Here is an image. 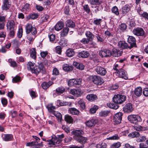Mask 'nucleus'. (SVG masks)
I'll return each mask as SVG.
<instances>
[{
  "label": "nucleus",
  "mask_w": 148,
  "mask_h": 148,
  "mask_svg": "<svg viewBox=\"0 0 148 148\" xmlns=\"http://www.w3.org/2000/svg\"><path fill=\"white\" fill-rule=\"evenodd\" d=\"M30 4L27 3L23 6L21 10L22 12L26 13L27 12L30 10Z\"/></svg>",
  "instance_id": "393cba45"
},
{
  "label": "nucleus",
  "mask_w": 148,
  "mask_h": 148,
  "mask_svg": "<svg viewBox=\"0 0 148 148\" xmlns=\"http://www.w3.org/2000/svg\"><path fill=\"white\" fill-rule=\"evenodd\" d=\"M133 32L134 35L137 36H142L144 34L145 32L143 28L138 27L135 28Z\"/></svg>",
  "instance_id": "1a4fd4ad"
},
{
  "label": "nucleus",
  "mask_w": 148,
  "mask_h": 148,
  "mask_svg": "<svg viewBox=\"0 0 148 148\" xmlns=\"http://www.w3.org/2000/svg\"><path fill=\"white\" fill-rule=\"evenodd\" d=\"M70 93L76 97H78L81 94V91L79 89H71L70 90Z\"/></svg>",
  "instance_id": "a878e982"
},
{
  "label": "nucleus",
  "mask_w": 148,
  "mask_h": 148,
  "mask_svg": "<svg viewBox=\"0 0 148 148\" xmlns=\"http://www.w3.org/2000/svg\"><path fill=\"white\" fill-rule=\"evenodd\" d=\"M52 82H49L48 83L44 82L42 84L41 86L43 89H46L51 85L52 84Z\"/></svg>",
  "instance_id": "473e14b6"
},
{
  "label": "nucleus",
  "mask_w": 148,
  "mask_h": 148,
  "mask_svg": "<svg viewBox=\"0 0 148 148\" xmlns=\"http://www.w3.org/2000/svg\"><path fill=\"white\" fill-rule=\"evenodd\" d=\"M62 140L58 139L55 136L53 135L52 136L51 139L47 142L48 144L53 147H55L56 146H59L61 145V142Z\"/></svg>",
  "instance_id": "20e7f679"
},
{
  "label": "nucleus",
  "mask_w": 148,
  "mask_h": 148,
  "mask_svg": "<svg viewBox=\"0 0 148 148\" xmlns=\"http://www.w3.org/2000/svg\"><path fill=\"white\" fill-rule=\"evenodd\" d=\"M89 2L91 5H99L101 3V1L99 0H89Z\"/></svg>",
  "instance_id": "c03bdc74"
},
{
  "label": "nucleus",
  "mask_w": 148,
  "mask_h": 148,
  "mask_svg": "<svg viewBox=\"0 0 148 148\" xmlns=\"http://www.w3.org/2000/svg\"><path fill=\"white\" fill-rule=\"evenodd\" d=\"M85 35L88 39L90 40H93L94 37V35L90 31H88L85 33Z\"/></svg>",
  "instance_id": "2f4dec72"
},
{
  "label": "nucleus",
  "mask_w": 148,
  "mask_h": 148,
  "mask_svg": "<svg viewBox=\"0 0 148 148\" xmlns=\"http://www.w3.org/2000/svg\"><path fill=\"white\" fill-rule=\"evenodd\" d=\"M142 89L140 87L136 88L134 90V94L137 97H140L142 94Z\"/></svg>",
  "instance_id": "bb28decb"
},
{
  "label": "nucleus",
  "mask_w": 148,
  "mask_h": 148,
  "mask_svg": "<svg viewBox=\"0 0 148 148\" xmlns=\"http://www.w3.org/2000/svg\"><path fill=\"white\" fill-rule=\"evenodd\" d=\"M133 108L132 104L131 103H129L123 107V110L124 112L126 113H130L133 110Z\"/></svg>",
  "instance_id": "9b49d317"
},
{
  "label": "nucleus",
  "mask_w": 148,
  "mask_h": 148,
  "mask_svg": "<svg viewBox=\"0 0 148 148\" xmlns=\"http://www.w3.org/2000/svg\"><path fill=\"white\" fill-rule=\"evenodd\" d=\"M36 29L35 27H33L31 24L28 23L26 25V32L27 34L29 33L32 31H34V28Z\"/></svg>",
  "instance_id": "6ab92c4d"
},
{
  "label": "nucleus",
  "mask_w": 148,
  "mask_h": 148,
  "mask_svg": "<svg viewBox=\"0 0 148 148\" xmlns=\"http://www.w3.org/2000/svg\"><path fill=\"white\" fill-rule=\"evenodd\" d=\"M69 28L68 27H64L62 30L61 31L60 35L62 37H64L66 36L68 33Z\"/></svg>",
  "instance_id": "c9c22d12"
},
{
  "label": "nucleus",
  "mask_w": 148,
  "mask_h": 148,
  "mask_svg": "<svg viewBox=\"0 0 148 148\" xmlns=\"http://www.w3.org/2000/svg\"><path fill=\"white\" fill-rule=\"evenodd\" d=\"M68 85L71 86H75L74 79H70L68 81Z\"/></svg>",
  "instance_id": "774afa93"
},
{
  "label": "nucleus",
  "mask_w": 148,
  "mask_h": 148,
  "mask_svg": "<svg viewBox=\"0 0 148 148\" xmlns=\"http://www.w3.org/2000/svg\"><path fill=\"white\" fill-rule=\"evenodd\" d=\"M66 44L67 41L64 40H60L59 42V44L61 46H66Z\"/></svg>",
  "instance_id": "0e129e2a"
},
{
  "label": "nucleus",
  "mask_w": 148,
  "mask_h": 148,
  "mask_svg": "<svg viewBox=\"0 0 148 148\" xmlns=\"http://www.w3.org/2000/svg\"><path fill=\"white\" fill-rule=\"evenodd\" d=\"M102 22V19L100 18L96 19L93 21V23L96 25H99Z\"/></svg>",
  "instance_id": "4d7b16f0"
},
{
  "label": "nucleus",
  "mask_w": 148,
  "mask_h": 148,
  "mask_svg": "<svg viewBox=\"0 0 148 148\" xmlns=\"http://www.w3.org/2000/svg\"><path fill=\"white\" fill-rule=\"evenodd\" d=\"M35 143L32 142L31 143H27L26 145L27 146H34L32 148H38L40 146V144Z\"/></svg>",
  "instance_id": "58836bf2"
},
{
  "label": "nucleus",
  "mask_w": 148,
  "mask_h": 148,
  "mask_svg": "<svg viewBox=\"0 0 148 148\" xmlns=\"http://www.w3.org/2000/svg\"><path fill=\"white\" fill-rule=\"evenodd\" d=\"M134 128L137 131H145L146 130V128L145 127H143L141 126H135L134 127Z\"/></svg>",
  "instance_id": "de8ad7c7"
},
{
  "label": "nucleus",
  "mask_w": 148,
  "mask_h": 148,
  "mask_svg": "<svg viewBox=\"0 0 148 148\" xmlns=\"http://www.w3.org/2000/svg\"><path fill=\"white\" fill-rule=\"evenodd\" d=\"M50 41L52 42L54 41L56 38V36L54 34H51L48 36Z\"/></svg>",
  "instance_id": "052dcab7"
},
{
  "label": "nucleus",
  "mask_w": 148,
  "mask_h": 148,
  "mask_svg": "<svg viewBox=\"0 0 148 148\" xmlns=\"http://www.w3.org/2000/svg\"><path fill=\"white\" fill-rule=\"evenodd\" d=\"M63 68L64 70L69 71H72L73 69V67L71 65H69L66 64H64L63 66Z\"/></svg>",
  "instance_id": "7c9ffc66"
},
{
  "label": "nucleus",
  "mask_w": 148,
  "mask_h": 148,
  "mask_svg": "<svg viewBox=\"0 0 148 148\" xmlns=\"http://www.w3.org/2000/svg\"><path fill=\"white\" fill-rule=\"evenodd\" d=\"M30 56L31 57L35 59L36 58V52L35 48H33L30 51Z\"/></svg>",
  "instance_id": "ea45409f"
},
{
  "label": "nucleus",
  "mask_w": 148,
  "mask_h": 148,
  "mask_svg": "<svg viewBox=\"0 0 148 148\" xmlns=\"http://www.w3.org/2000/svg\"><path fill=\"white\" fill-rule=\"evenodd\" d=\"M69 112L73 115H77L79 113V111L75 108H71L69 110Z\"/></svg>",
  "instance_id": "f704fd0d"
},
{
  "label": "nucleus",
  "mask_w": 148,
  "mask_h": 148,
  "mask_svg": "<svg viewBox=\"0 0 148 148\" xmlns=\"http://www.w3.org/2000/svg\"><path fill=\"white\" fill-rule=\"evenodd\" d=\"M38 14L37 13H32L29 14L27 17V19L29 20L30 19H36L38 18Z\"/></svg>",
  "instance_id": "72a5a7b5"
},
{
  "label": "nucleus",
  "mask_w": 148,
  "mask_h": 148,
  "mask_svg": "<svg viewBox=\"0 0 148 148\" xmlns=\"http://www.w3.org/2000/svg\"><path fill=\"white\" fill-rule=\"evenodd\" d=\"M97 96L93 94H89L86 97L87 99L89 101H93L95 100L97 98Z\"/></svg>",
  "instance_id": "e433bc0d"
},
{
  "label": "nucleus",
  "mask_w": 148,
  "mask_h": 148,
  "mask_svg": "<svg viewBox=\"0 0 148 148\" xmlns=\"http://www.w3.org/2000/svg\"><path fill=\"white\" fill-rule=\"evenodd\" d=\"M67 56L69 57H71L74 54L73 50L72 49H68L66 51Z\"/></svg>",
  "instance_id": "a19ab883"
},
{
  "label": "nucleus",
  "mask_w": 148,
  "mask_h": 148,
  "mask_svg": "<svg viewBox=\"0 0 148 148\" xmlns=\"http://www.w3.org/2000/svg\"><path fill=\"white\" fill-rule=\"evenodd\" d=\"M127 119L131 123L134 124H136L138 122H141L142 120L139 116L134 114L128 116Z\"/></svg>",
  "instance_id": "39448f33"
},
{
  "label": "nucleus",
  "mask_w": 148,
  "mask_h": 148,
  "mask_svg": "<svg viewBox=\"0 0 148 148\" xmlns=\"http://www.w3.org/2000/svg\"><path fill=\"white\" fill-rule=\"evenodd\" d=\"M65 89L62 87H60L56 90V91L58 94H61L64 92Z\"/></svg>",
  "instance_id": "a18cd8bd"
},
{
  "label": "nucleus",
  "mask_w": 148,
  "mask_h": 148,
  "mask_svg": "<svg viewBox=\"0 0 148 148\" xmlns=\"http://www.w3.org/2000/svg\"><path fill=\"white\" fill-rule=\"evenodd\" d=\"M118 45L119 46H128L127 44L123 41L119 42L118 43Z\"/></svg>",
  "instance_id": "bf43d9fd"
},
{
  "label": "nucleus",
  "mask_w": 148,
  "mask_h": 148,
  "mask_svg": "<svg viewBox=\"0 0 148 148\" xmlns=\"http://www.w3.org/2000/svg\"><path fill=\"white\" fill-rule=\"evenodd\" d=\"M94 70L98 74L102 76L105 75L107 73L106 70L104 68L101 66H96Z\"/></svg>",
  "instance_id": "6e6552de"
},
{
  "label": "nucleus",
  "mask_w": 148,
  "mask_h": 148,
  "mask_svg": "<svg viewBox=\"0 0 148 148\" xmlns=\"http://www.w3.org/2000/svg\"><path fill=\"white\" fill-rule=\"evenodd\" d=\"M110 113L108 110L102 111L99 113V115L101 117H106Z\"/></svg>",
  "instance_id": "4c0bfd02"
},
{
  "label": "nucleus",
  "mask_w": 148,
  "mask_h": 148,
  "mask_svg": "<svg viewBox=\"0 0 148 148\" xmlns=\"http://www.w3.org/2000/svg\"><path fill=\"white\" fill-rule=\"evenodd\" d=\"M95 36L97 39L98 42H102L104 41V38L101 35L96 34Z\"/></svg>",
  "instance_id": "49530a36"
},
{
  "label": "nucleus",
  "mask_w": 148,
  "mask_h": 148,
  "mask_svg": "<svg viewBox=\"0 0 148 148\" xmlns=\"http://www.w3.org/2000/svg\"><path fill=\"white\" fill-rule=\"evenodd\" d=\"M139 136L140 134L138 132L136 131L130 133L128 135V136L131 137L132 138L137 137Z\"/></svg>",
  "instance_id": "37998d69"
},
{
  "label": "nucleus",
  "mask_w": 148,
  "mask_h": 148,
  "mask_svg": "<svg viewBox=\"0 0 148 148\" xmlns=\"http://www.w3.org/2000/svg\"><path fill=\"white\" fill-rule=\"evenodd\" d=\"M66 26L72 28H74L75 27V23L70 20H67L66 21Z\"/></svg>",
  "instance_id": "c756f323"
},
{
  "label": "nucleus",
  "mask_w": 148,
  "mask_h": 148,
  "mask_svg": "<svg viewBox=\"0 0 148 148\" xmlns=\"http://www.w3.org/2000/svg\"><path fill=\"white\" fill-rule=\"evenodd\" d=\"M130 9V6L129 5L127 4L123 6L121 9L120 11L124 15H125L129 12Z\"/></svg>",
  "instance_id": "4468645a"
},
{
  "label": "nucleus",
  "mask_w": 148,
  "mask_h": 148,
  "mask_svg": "<svg viewBox=\"0 0 148 148\" xmlns=\"http://www.w3.org/2000/svg\"><path fill=\"white\" fill-rule=\"evenodd\" d=\"M20 77L18 76H16L14 77L12 79V82L14 83H16L20 81Z\"/></svg>",
  "instance_id": "338daca9"
},
{
  "label": "nucleus",
  "mask_w": 148,
  "mask_h": 148,
  "mask_svg": "<svg viewBox=\"0 0 148 148\" xmlns=\"http://www.w3.org/2000/svg\"><path fill=\"white\" fill-rule=\"evenodd\" d=\"M90 79L95 84L97 85H101L104 82L102 78L97 75H92L90 76Z\"/></svg>",
  "instance_id": "423d86ee"
},
{
  "label": "nucleus",
  "mask_w": 148,
  "mask_h": 148,
  "mask_svg": "<svg viewBox=\"0 0 148 148\" xmlns=\"http://www.w3.org/2000/svg\"><path fill=\"white\" fill-rule=\"evenodd\" d=\"M112 56H113L118 57L120 56L122 54V51L114 48L112 50Z\"/></svg>",
  "instance_id": "f3484780"
},
{
  "label": "nucleus",
  "mask_w": 148,
  "mask_h": 148,
  "mask_svg": "<svg viewBox=\"0 0 148 148\" xmlns=\"http://www.w3.org/2000/svg\"><path fill=\"white\" fill-rule=\"evenodd\" d=\"M116 73L118 76L119 77L123 78L125 79H128L127 73L125 70L120 69Z\"/></svg>",
  "instance_id": "0eeeda50"
},
{
  "label": "nucleus",
  "mask_w": 148,
  "mask_h": 148,
  "mask_svg": "<svg viewBox=\"0 0 148 148\" xmlns=\"http://www.w3.org/2000/svg\"><path fill=\"white\" fill-rule=\"evenodd\" d=\"M11 44L14 46H17L19 45L20 43L17 40L14 39L11 42Z\"/></svg>",
  "instance_id": "680f3d73"
},
{
  "label": "nucleus",
  "mask_w": 148,
  "mask_h": 148,
  "mask_svg": "<svg viewBox=\"0 0 148 148\" xmlns=\"http://www.w3.org/2000/svg\"><path fill=\"white\" fill-rule=\"evenodd\" d=\"M121 145V143L119 142L114 143L110 146V148H118Z\"/></svg>",
  "instance_id": "09e8293b"
},
{
  "label": "nucleus",
  "mask_w": 148,
  "mask_h": 148,
  "mask_svg": "<svg viewBox=\"0 0 148 148\" xmlns=\"http://www.w3.org/2000/svg\"><path fill=\"white\" fill-rule=\"evenodd\" d=\"M81 42L84 44H86L89 43L90 45L95 46V43L92 40H90L88 38H84L80 41Z\"/></svg>",
  "instance_id": "aec40b11"
},
{
  "label": "nucleus",
  "mask_w": 148,
  "mask_h": 148,
  "mask_svg": "<svg viewBox=\"0 0 148 148\" xmlns=\"http://www.w3.org/2000/svg\"><path fill=\"white\" fill-rule=\"evenodd\" d=\"M107 146V144L105 143H102L101 144L97 145L92 143L90 145L91 147H95V148H106Z\"/></svg>",
  "instance_id": "412c9836"
},
{
  "label": "nucleus",
  "mask_w": 148,
  "mask_h": 148,
  "mask_svg": "<svg viewBox=\"0 0 148 148\" xmlns=\"http://www.w3.org/2000/svg\"><path fill=\"white\" fill-rule=\"evenodd\" d=\"M112 11L113 13L116 15H118L119 14L118 9L116 6L113 7L112 9Z\"/></svg>",
  "instance_id": "6e6d98bb"
},
{
  "label": "nucleus",
  "mask_w": 148,
  "mask_h": 148,
  "mask_svg": "<svg viewBox=\"0 0 148 148\" xmlns=\"http://www.w3.org/2000/svg\"><path fill=\"white\" fill-rule=\"evenodd\" d=\"M90 55L89 53L86 51H83L79 53L78 54V56L79 58H86Z\"/></svg>",
  "instance_id": "5701e85b"
},
{
  "label": "nucleus",
  "mask_w": 148,
  "mask_h": 148,
  "mask_svg": "<svg viewBox=\"0 0 148 148\" xmlns=\"http://www.w3.org/2000/svg\"><path fill=\"white\" fill-rule=\"evenodd\" d=\"M140 16L144 18L145 20H148V13L146 12H144L141 14Z\"/></svg>",
  "instance_id": "69168bd1"
},
{
  "label": "nucleus",
  "mask_w": 148,
  "mask_h": 148,
  "mask_svg": "<svg viewBox=\"0 0 148 148\" xmlns=\"http://www.w3.org/2000/svg\"><path fill=\"white\" fill-rule=\"evenodd\" d=\"M6 22V16L0 15V23H4Z\"/></svg>",
  "instance_id": "e2e57ef3"
},
{
  "label": "nucleus",
  "mask_w": 148,
  "mask_h": 148,
  "mask_svg": "<svg viewBox=\"0 0 148 148\" xmlns=\"http://www.w3.org/2000/svg\"><path fill=\"white\" fill-rule=\"evenodd\" d=\"M37 33L36 29L34 28V31L31 33L27 34V39L31 42L33 41L36 37V35Z\"/></svg>",
  "instance_id": "ddd939ff"
},
{
  "label": "nucleus",
  "mask_w": 148,
  "mask_h": 148,
  "mask_svg": "<svg viewBox=\"0 0 148 148\" xmlns=\"http://www.w3.org/2000/svg\"><path fill=\"white\" fill-rule=\"evenodd\" d=\"M128 42L130 44V46H136V39L132 36H130L128 38Z\"/></svg>",
  "instance_id": "dca6fc26"
},
{
  "label": "nucleus",
  "mask_w": 148,
  "mask_h": 148,
  "mask_svg": "<svg viewBox=\"0 0 148 148\" xmlns=\"http://www.w3.org/2000/svg\"><path fill=\"white\" fill-rule=\"evenodd\" d=\"M123 114L121 112L116 113L114 116V121L116 124H119L121 122Z\"/></svg>",
  "instance_id": "9d476101"
},
{
  "label": "nucleus",
  "mask_w": 148,
  "mask_h": 148,
  "mask_svg": "<svg viewBox=\"0 0 148 148\" xmlns=\"http://www.w3.org/2000/svg\"><path fill=\"white\" fill-rule=\"evenodd\" d=\"M35 65V63L31 62H29L27 65L28 69L32 73L36 75L38 74L42 71H43L44 68L42 63H40L38 65Z\"/></svg>",
  "instance_id": "f03ea898"
},
{
  "label": "nucleus",
  "mask_w": 148,
  "mask_h": 148,
  "mask_svg": "<svg viewBox=\"0 0 148 148\" xmlns=\"http://www.w3.org/2000/svg\"><path fill=\"white\" fill-rule=\"evenodd\" d=\"M126 99V97L125 95L118 94L115 95L113 98V101L114 103L116 104L110 103H109L107 104V106L111 108L117 109L119 107L118 104H122L125 101Z\"/></svg>",
  "instance_id": "f257e3e1"
},
{
  "label": "nucleus",
  "mask_w": 148,
  "mask_h": 148,
  "mask_svg": "<svg viewBox=\"0 0 148 148\" xmlns=\"http://www.w3.org/2000/svg\"><path fill=\"white\" fill-rule=\"evenodd\" d=\"M49 18V16L47 14L44 15L41 18V20L42 22L47 21Z\"/></svg>",
  "instance_id": "13d9d810"
},
{
  "label": "nucleus",
  "mask_w": 148,
  "mask_h": 148,
  "mask_svg": "<svg viewBox=\"0 0 148 148\" xmlns=\"http://www.w3.org/2000/svg\"><path fill=\"white\" fill-rule=\"evenodd\" d=\"M64 23L62 21H60L55 26V29L57 31L61 30L64 27Z\"/></svg>",
  "instance_id": "b1692460"
},
{
  "label": "nucleus",
  "mask_w": 148,
  "mask_h": 148,
  "mask_svg": "<svg viewBox=\"0 0 148 148\" xmlns=\"http://www.w3.org/2000/svg\"><path fill=\"white\" fill-rule=\"evenodd\" d=\"M84 10L88 14L90 12V9L89 6L88 4H85L83 6Z\"/></svg>",
  "instance_id": "8fccbe9b"
},
{
  "label": "nucleus",
  "mask_w": 148,
  "mask_h": 148,
  "mask_svg": "<svg viewBox=\"0 0 148 148\" xmlns=\"http://www.w3.org/2000/svg\"><path fill=\"white\" fill-rule=\"evenodd\" d=\"M47 108L49 112L53 113L55 112L54 110L55 109V107L52 104H48Z\"/></svg>",
  "instance_id": "79ce46f5"
},
{
  "label": "nucleus",
  "mask_w": 148,
  "mask_h": 148,
  "mask_svg": "<svg viewBox=\"0 0 148 148\" xmlns=\"http://www.w3.org/2000/svg\"><path fill=\"white\" fill-rule=\"evenodd\" d=\"M73 132L74 134L73 138L76 141L81 144L84 143L86 142V138L82 136L84 133V132L82 130H76L73 131Z\"/></svg>",
  "instance_id": "7ed1b4c3"
},
{
  "label": "nucleus",
  "mask_w": 148,
  "mask_h": 148,
  "mask_svg": "<svg viewBox=\"0 0 148 148\" xmlns=\"http://www.w3.org/2000/svg\"><path fill=\"white\" fill-rule=\"evenodd\" d=\"M10 5V1L9 0H4L3 5L2 6V9L3 10H6L9 9Z\"/></svg>",
  "instance_id": "a211bd4d"
},
{
  "label": "nucleus",
  "mask_w": 148,
  "mask_h": 148,
  "mask_svg": "<svg viewBox=\"0 0 148 148\" xmlns=\"http://www.w3.org/2000/svg\"><path fill=\"white\" fill-rule=\"evenodd\" d=\"M13 138V136L11 134H5L3 137V140L6 141L11 140Z\"/></svg>",
  "instance_id": "c85d7f7f"
},
{
  "label": "nucleus",
  "mask_w": 148,
  "mask_h": 148,
  "mask_svg": "<svg viewBox=\"0 0 148 148\" xmlns=\"http://www.w3.org/2000/svg\"><path fill=\"white\" fill-rule=\"evenodd\" d=\"M97 121L96 120L92 119L88 121H87L85 123L88 127H92L95 125Z\"/></svg>",
  "instance_id": "2eb2a0df"
},
{
  "label": "nucleus",
  "mask_w": 148,
  "mask_h": 148,
  "mask_svg": "<svg viewBox=\"0 0 148 148\" xmlns=\"http://www.w3.org/2000/svg\"><path fill=\"white\" fill-rule=\"evenodd\" d=\"M99 54L102 57H108L112 56V52L109 50L105 49L99 52Z\"/></svg>",
  "instance_id": "f8f14e48"
},
{
  "label": "nucleus",
  "mask_w": 148,
  "mask_h": 148,
  "mask_svg": "<svg viewBox=\"0 0 148 148\" xmlns=\"http://www.w3.org/2000/svg\"><path fill=\"white\" fill-rule=\"evenodd\" d=\"M56 116L59 120L61 121L62 119V115L59 112H55L53 113Z\"/></svg>",
  "instance_id": "603ef678"
},
{
  "label": "nucleus",
  "mask_w": 148,
  "mask_h": 148,
  "mask_svg": "<svg viewBox=\"0 0 148 148\" xmlns=\"http://www.w3.org/2000/svg\"><path fill=\"white\" fill-rule=\"evenodd\" d=\"M78 104L82 109H84L85 108V103L84 101L82 100H80L78 102Z\"/></svg>",
  "instance_id": "3c124183"
},
{
  "label": "nucleus",
  "mask_w": 148,
  "mask_h": 148,
  "mask_svg": "<svg viewBox=\"0 0 148 148\" xmlns=\"http://www.w3.org/2000/svg\"><path fill=\"white\" fill-rule=\"evenodd\" d=\"M59 103L60 105L62 106H71V103L70 102L69 103L66 102H60V101H59Z\"/></svg>",
  "instance_id": "5fc2aeb1"
},
{
  "label": "nucleus",
  "mask_w": 148,
  "mask_h": 148,
  "mask_svg": "<svg viewBox=\"0 0 148 148\" xmlns=\"http://www.w3.org/2000/svg\"><path fill=\"white\" fill-rule=\"evenodd\" d=\"M82 80L81 79H74V82L75 83V86L77 85H80L81 84Z\"/></svg>",
  "instance_id": "864d4df0"
},
{
  "label": "nucleus",
  "mask_w": 148,
  "mask_h": 148,
  "mask_svg": "<svg viewBox=\"0 0 148 148\" xmlns=\"http://www.w3.org/2000/svg\"><path fill=\"white\" fill-rule=\"evenodd\" d=\"M8 29H14L15 23L13 20L9 21L7 24Z\"/></svg>",
  "instance_id": "4be33fe9"
},
{
  "label": "nucleus",
  "mask_w": 148,
  "mask_h": 148,
  "mask_svg": "<svg viewBox=\"0 0 148 148\" xmlns=\"http://www.w3.org/2000/svg\"><path fill=\"white\" fill-rule=\"evenodd\" d=\"M64 119L65 121L68 123L71 124L73 123V119L71 116L68 114L65 115Z\"/></svg>",
  "instance_id": "cd10ccee"
}]
</instances>
